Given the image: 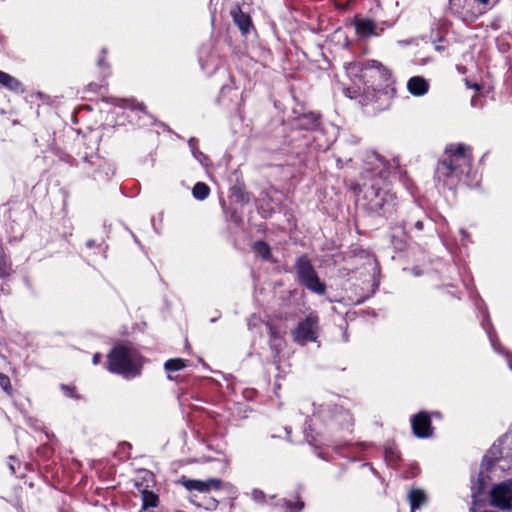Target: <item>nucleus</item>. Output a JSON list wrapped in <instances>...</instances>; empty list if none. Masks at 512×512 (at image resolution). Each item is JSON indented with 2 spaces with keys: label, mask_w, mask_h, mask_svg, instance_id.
<instances>
[{
  "label": "nucleus",
  "mask_w": 512,
  "mask_h": 512,
  "mask_svg": "<svg viewBox=\"0 0 512 512\" xmlns=\"http://www.w3.org/2000/svg\"><path fill=\"white\" fill-rule=\"evenodd\" d=\"M137 107H138L140 110H144V105H143V104H137Z\"/></svg>",
  "instance_id": "bb28decb"
},
{
  "label": "nucleus",
  "mask_w": 512,
  "mask_h": 512,
  "mask_svg": "<svg viewBox=\"0 0 512 512\" xmlns=\"http://www.w3.org/2000/svg\"><path fill=\"white\" fill-rule=\"evenodd\" d=\"M415 227L418 229V230H422L423 229V223L421 221H417L415 223Z\"/></svg>",
  "instance_id": "393cba45"
},
{
  "label": "nucleus",
  "mask_w": 512,
  "mask_h": 512,
  "mask_svg": "<svg viewBox=\"0 0 512 512\" xmlns=\"http://www.w3.org/2000/svg\"><path fill=\"white\" fill-rule=\"evenodd\" d=\"M296 274L299 282L310 291L317 294H324L326 285L319 279L311 261L307 256L297 258L295 263Z\"/></svg>",
  "instance_id": "7ed1b4c3"
},
{
  "label": "nucleus",
  "mask_w": 512,
  "mask_h": 512,
  "mask_svg": "<svg viewBox=\"0 0 512 512\" xmlns=\"http://www.w3.org/2000/svg\"><path fill=\"white\" fill-rule=\"evenodd\" d=\"M180 482L187 490H196L201 493H206L212 489L218 490L221 488V481L217 478H210L203 481L182 477Z\"/></svg>",
  "instance_id": "0eeeda50"
},
{
  "label": "nucleus",
  "mask_w": 512,
  "mask_h": 512,
  "mask_svg": "<svg viewBox=\"0 0 512 512\" xmlns=\"http://www.w3.org/2000/svg\"><path fill=\"white\" fill-rule=\"evenodd\" d=\"M413 433L418 438H428L432 435L430 417L425 412H420L411 419Z\"/></svg>",
  "instance_id": "6e6552de"
},
{
  "label": "nucleus",
  "mask_w": 512,
  "mask_h": 512,
  "mask_svg": "<svg viewBox=\"0 0 512 512\" xmlns=\"http://www.w3.org/2000/svg\"><path fill=\"white\" fill-rule=\"evenodd\" d=\"M142 358L139 353L128 346H116L108 355V369L124 376L133 378L140 374Z\"/></svg>",
  "instance_id": "f03ea898"
},
{
  "label": "nucleus",
  "mask_w": 512,
  "mask_h": 512,
  "mask_svg": "<svg viewBox=\"0 0 512 512\" xmlns=\"http://www.w3.org/2000/svg\"><path fill=\"white\" fill-rule=\"evenodd\" d=\"M445 154L447 158L438 164L436 175L445 185H452L459 181L462 174L469 173L471 151L464 144H450L446 147Z\"/></svg>",
  "instance_id": "f257e3e1"
},
{
  "label": "nucleus",
  "mask_w": 512,
  "mask_h": 512,
  "mask_svg": "<svg viewBox=\"0 0 512 512\" xmlns=\"http://www.w3.org/2000/svg\"><path fill=\"white\" fill-rule=\"evenodd\" d=\"M512 502V487L507 483H500L490 491V503L492 506L497 507L501 510L511 508Z\"/></svg>",
  "instance_id": "423d86ee"
},
{
  "label": "nucleus",
  "mask_w": 512,
  "mask_h": 512,
  "mask_svg": "<svg viewBox=\"0 0 512 512\" xmlns=\"http://www.w3.org/2000/svg\"><path fill=\"white\" fill-rule=\"evenodd\" d=\"M373 66L378 72H381V70H383L385 72V76L389 75L388 71L382 67L381 63L374 61Z\"/></svg>",
  "instance_id": "4be33fe9"
},
{
  "label": "nucleus",
  "mask_w": 512,
  "mask_h": 512,
  "mask_svg": "<svg viewBox=\"0 0 512 512\" xmlns=\"http://www.w3.org/2000/svg\"><path fill=\"white\" fill-rule=\"evenodd\" d=\"M473 88H475V89H477V90H478V89H479V86H478L477 84H475V85L473 86Z\"/></svg>",
  "instance_id": "7c9ffc66"
},
{
  "label": "nucleus",
  "mask_w": 512,
  "mask_h": 512,
  "mask_svg": "<svg viewBox=\"0 0 512 512\" xmlns=\"http://www.w3.org/2000/svg\"><path fill=\"white\" fill-rule=\"evenodd\" d=\"M312 119H313V122H316V120H317V118L314 115H312Z\"/></svg>",
  "instance_id": "c756f323"
},
{
  "label": "nucleus",
  "mask_w": 512,
  "mask_h": 512,
  "mask_svg": "<svg viewBox=\"0 0 512 512\" xmlns=\"http://www.w3.org/2000/svg\"><path fill=\"white\" fill-rule=\"evenodd\" d=\"M365 198L369 201L371 211L385 214L390 206H393L395 197L388 191H381L371 186L366 190Z\"/></svg>",
  "instance_id": "39448f33"
},
{
  "label": "nucleus",
  "mask_w": 512,
  "mask_h": 512,
  "mask_svg": "<svg viewBox=\"0 0 512 512\" xmlns=\"http://www.w3.org/2000/svg\"><path fill=\"white\" fill-rule=\"evenodd\" d=\"M193 196L197 200H204L209 196L210 188L203 182H197L192 190Z\"/></svg>",
  "instance_id": "dca6fc26"
},
{
  "label": "nucleus",
  "mask_w": 512,
  "mask_h": 512,
  "mask_svg": "<svg viewBox=\"0 0 512 512\" xmlns=\"http://www.w3.org/2000/svg\"><path fill=\"white\" fill-rule=\"evenodd\" d=\"M93 244H94V242H93V241H91V240L87 242V245H88L89 247L93 246Z\"/></svg>",
  "instance_id": "cd10ccee"
},
{
  "label": "nucleus",
  "mask_w": 512,
  "mask_h": 512,
  "mask_svg": "<svg viewBox=\"0 0 512 512\" xmlns=\"http://www.w3.org/2000/svg\"><path fill=\"white\" fill-rule=\"evenodd\" d=\"M269 330H270V336H271V338H272V339H276V337H277V336H276V332H275L274 328H273V327H271V326H269Z\"/></svg>",
  "instance_id": "5701e85b"
},
{
  "label": "nucleus",
  "mask_w": 512,
  "mask_h": 512,
  "mask_svg": "<svg viewBox=\"0 0 512 512\" xmlns=\"http://www.w3.org/2000/svg\"><path fill=\"white\" fill-rule=\"evenodd\" d=\"M373 160L371 161V164H373V171L375 172V174L383 177L384 176V172L386 171L387 169V162L385 159H383L382 157H380L379 155L377 154H374L372 156Z\"/></svg>",
  "instance_id": "2eb2a0df"
},
{
  "label": "nucleus",
  "mask_w": 512,
  "mask_h": 512,
  "mask_svg": "<svg viewBox=\"0 0 512 512\" xmlns=\"http://www.w3.org/2000/svg\"><path fill=\"white\" fill-rule=\"evenodd\" d=\"M0 386L5 390L8 391L11 387L10 385V379L5 375H0Z\"/></svg>",
  "instance_id": "6ab92c4d"
},
{
  "label": "nucleus",
  "mask_w": 512,
  "mask_h": 512,
  "mask_svg": "<svg viewBox=\"0 0 512 512\" xmlns=\"http://www.w3.org/2000/svg\"><path fill=\"white\" fill-rule=\"evenodd\" d=\"M375 24L370 20H359L356 22V31L359 35L368 37L371 35H375Z\"/></svg>",
  "instance_id": "f8f14e48"
},
{
  "label": "nucleus",
  "mask_w": 512,
  "mask_h": 512,
  "mask_svg": "<svg viewBox=\"0 0 512 512\" xmlns=\"http://www.w3.org/2000/svg\"><path fill=\"white\" fill-rule=\"evenodd\" d=\"M190 146H192L193 139L189 140Z\"/></svg>",
  "instance_id": "2f4dec72"
},
{
  "label": "nucleus",
  "mask_w": 512,
  "mask_h": 512,
  "mask_svg": "<svg viewBox=\"0 0 512 512\" xmlns=\"http://www.w3.org/2000/svg\"><path fill=\"white\" fill-rule=\"evenodd\" d=\"M303 506H304L303 502H297L296 508L293 509L291 503H288V508L291 509L290 512H298L303 508Z\"/></svg>",
  "instance_id": "412c9836"
},
{
  "label": "nucleus",
  "mask_w": 512,
  "mask_h": 512,
  "mask_svg": "<svg viewBox=\"0 0 512 512\" xmlns=\"http://www.w3.org/2000/svg\"><path fill=\"white\" fill-rule=\"evenodd\" d=\"M407 89L412 95L419 97L428 92L429 84L423 77L414 76L408 80Z\"/></svg>",
  "instance_id": "1a4fd4ad"
},
{
  "label": "nucleus",
  "mask_w": 512,
  "mask_h": 512,
  "mask_svg": "<svg viewBox=\"0 0 512 512\" xmlns=\"http://www.w3.org/2000/svg\"><path fill=\"white\" fill-rule=\"evenodd\" d=\"M254 252L261 256L263 259H268L270 256V249L264 242L258 241L253 245Z\"/></svg>",
  "instance_id": "a211bd4d"
},
{
  "label": "nucleus",
  "mask_w": 512,
  "mask_h": 512,
  "mask_svg": "<svg viewBox=\"0 0 512 512\" xmlns=\"http://www.w3.org/2000/svg\"><path fill=\"white\" fill-rule=\"evenodd\" d=\"M411 512H415L416 509L420 508L427 502V496L421 489H412L408 495Z\"/></svg>",
  "instance_id": "9b49d317"
},
{
  "label": "nucleus",
  "mask_w": 512,
  "mask_h": 512,
  "mask_svg": "<svg viewBox=\"0 0 512 512\" xmlns=\"http://www.w3.org/2000/svg\"><path fill=\"white\" fill-rule=\"evenodd\" d=\"M354 70H358V65H356V64L350 65V67L348 68V73H350V71H354Z\"/></svg>",
  "instance_id": "a878e982"
},
{
  "label": "nucleus",
  "mask_w": 512,
  "mask_h": 512,
  "mask_svg": "<svg viewBox=\"0 0 512 512\" xmlns=\"http://www.w3.org/2000/svg\"><path fill=\"white\" fill-rule=\"evenodd\" d=\"M186 366V361L180 358L167 360L164 364L166 371L173 372L183 369Z\"/></svg>",
  "instance_id": "f3484780"
},
{
  "label": "nucleus",
  "mask_w": 512,
  "mask_h": 512,
  "mask_svg": "<svg viewBox=\"0 0 512 512\" xmlns=\"http://www.w3.org/2000/svg\"><path fill=\"white\" fill-rule=\"evenodd\" d=\"M100 361V354L99 353H96L94 356H93V363L94 364H98Z\"/></svg>",
  "instance_id": "b1692460"
},
{
  "label": "nucleus",
  "mask_w": 512,
  "mask_h": 512,
  "mask_svg": "<svg viewBox=\"0 0 512 512\" xmlns=\"http://www.w3.org/2000/svg\"><path fill=\"white\" fill-rule=\"evenodd\" d=\"M0 83L12 91H18L21 83L13 76L0 70Z\"/></svg>",
  "instance_id": "ddd939ff"
},
{
  "label": "nucleus",
  "mask_w": 512,
  "mask_h": 512,
  "mask_svg": "<svg viewBox=\"0 0 512 512\" xmlns=\"http://www.w3.org/2000/svg\"><path fill=\"white\" fill-rule=\"evenodd\" d=\"M461 7V0H449V8L452 11H457Z\"/></svg>",
  "instance_id": "aec40b11"
},
{
  "label": "nucleus",
  "mask_w": 512,
  "mask_h": 512,
  "mask_svg": "<svg viewBox=\"0 0 512 512\" xmlns=\"http://www.w3.org/2000/svg\"><path fill=\"white\" fill-rule=\"evenodd\" d=\"M231 16L234 23L239 27L242 33L246 34L249 32L251 26V19L249 15L245 14L240 7H235L231 10Z\"/></svg>",
  "instance_id": "9d476101"
},
{
  "label": "nucleus",
  "mask_w": 512,
  "mask_h": 512,
  "mask_svg": "<svg viewBox=\"0 0 512 512\" xmlns=\"http://www.w3.org/2000/svg\"><path fill=\"white\" fill-rule=\"evenodd\" d=\"M318 323L319 318L314 314L308 315L303 321L299 322L291 332L294 342L304 345L307 342L315 341L318 334Z\"/></svg>",
  "instance_id": "20e7f679"
},
{
  "label": "nucleus",
  "mask_w": 512,
  "mask_h": 512,
  "mask_svg": "<svg viewBox=\"0 0 512 512\" xmlns=\"http://www.w3.org/2000/svg\"><path fill=\"white\" fill-rule=\"evenodd\" d=\"M142 494V509L147 510L148 508L156 507L158 503V496L153 492L142 490L139 488Z\"/></svg>",
  "instance_id": "4468645a"
},
{
  "label": "nucleus",
  "mask_w": 512,
  "mask_h": 512,
  "mask_svg": "<svg viewBox=\"0 0 512 512\" xmlns=\"http://www.w3.org/2000/svg\"><path fill=\"white\" fill-rule=\"evenodd\" d=\"M254 497L257 498V494H261V492H258V491H254Z\"/></svg>",
  "instance_id": "c85d7f7f"
}]
</instances>
